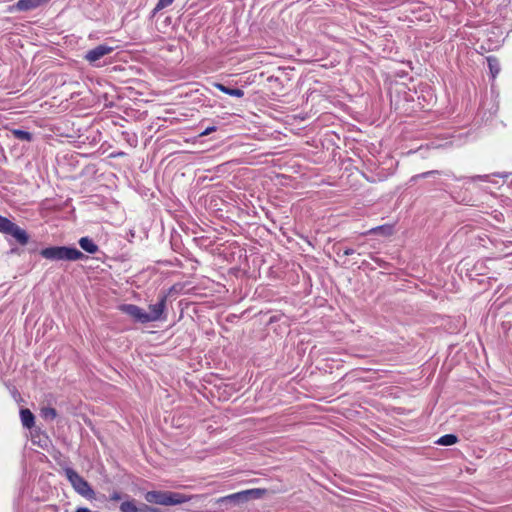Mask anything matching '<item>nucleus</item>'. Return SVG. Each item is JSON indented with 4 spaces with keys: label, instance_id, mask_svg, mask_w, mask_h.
I'll use <instances>...</instances> for the list:
<instances>
[{
    "label": "nucleus",
    "instance_id": "nucleus-20",
    "mask_svg": "<svg viewBox=\"0 0 512 512\" xmlns=\"http://www.w3.org/2000/svg\"><path fill=\"white\" fill-rule=\"evenodd\" d=\"M335 249H337V255H340L341 252L345 256L353 255L355 253V250H353L351 248H343L342 249L341 247H336Z\"/></svg>",
    "mask_w": 512,
    "mask_h": 512
},
{
    "label": "nucleus",
    "instance_id": "nucleus-8",
    "mask_svg": "<svg viewBox=\"0 0 512 512\" xmlns=\"http://www.w3.org/2000/svg\"><path fill=\"white\" fill-rule=\"evenodd\" d=\"M49 1L50 0H19L16 3V8L19 11H30L45 5Z\"/></svg>",
    "mask_w": 512,
    "mask_h": 512
},
{
    "label": "nucleus",
    "instance_id": "nucleus-18",
    "mask_svg": "<svg viewBox=\"0 0 512 512\" xmlns=\"http://www.w3.org/2000/svg\"><path fill=\"white\" fill-rule=\"evenodd\" d=\"M41 415L44 419L52 421L56 418L57 412L52 407H44L41 410Z\"/></svg>",
    "mask_w": 512,
    "mask_h": 512
},
{
    "label": "nucleus",
    "instance_id": "nucleus-19",
    "mask_svg": "<svg viewBox=\"0 0 512 512\" xmlns=\"http://www.w3.org/2000/svg\"><path fill=\"white\" fill-rule=\"evenodd\" d=\"M138 512H162V511L159 508L143 504L141 507H138Z\"/></svg>",
    "mask_w": 512,
    "mask_h": 512
},
{
    "label": "nucleus",
    "instance_id": "nucleus-22",
    "mask_svg": "<svg viewBox=\"0 0 512 512\" xmlns=\"http://www.w3.org/2000/svg\"><path fill=\"white\" fill-rule=\"evenodd\" d=\"M438 173H439L438 171L432 170V171H428V172L419 174V175L415 176L414 178H426V177H429L431 175L438 174Z\"/></svg>",
    "mask_w": 512,
    "mask_h": 512
},
{
    "label": "nucleus",
    "instance_id": "nucleus-2",
    "mask_svg": "<svg viewBox=\"0 0 512 512\" xmlns=\"http://www.w3.org/2000/svg\"><path fill=\"white\" fill-rule=\"evenodd\" d=\"M40 255L53 261H77L86 258V256L74 247L52 246L40 251Z\"/></svg>",
    "mask_w": 512,
    "mask_h": 512
},
{
    "label": "nucleus",
    "instance_id": "nucleus-13",
    "mask_svg": "<svg viewBox=\"0 0 512 512\" xmlns=\"http://www.w3.org/2000/svg\"><path fill=\"white\" fill-rule=\"evenodd\" d=\"M20 417H21V422H22V425L25 427V428H32L33 425H34V415L32 414V412L29 410V409H21L20 411Z\"/></svg>",
    "mask_w": 512,
    "mask_h": 512
},
{
    "label": "nucleus",
    "instance_id": "nucleus-12",
    "mask_svg": "<svg viewBox=\"0 0 512 512\" xmlns=\"http://www.w3.org/2000/svg\"><path fill=\"white\" fill-rule=\"evenodd\" d=\"M79 245L84 251L90 254H94L98 251V246L88 237L80 238Z\"/></svg>",
    "mask_w": 512,
    "mask_h": 512
},
{
    "label": "nucleus",
    "instance_id": "nucleus-17",
    "mask_svg": "<svg viewBox=\"0 0 512 512\" xmlns=\"http://www.w3.org/2000/svg\"><path fill=\"white\" fill-rule=\"evenodd\" d=\"M121 512H138V507L134 500L124 501L120 505Z\"/></svg>",
    "mask_w": 512,
    "mask_h": 512
},
{
    "label": "nucleus",
    "instance_id": "nucleus-1",
    "mask_svg": "<svg viewBox=\"0 0 512 512\" xmlns=\"http://www.w3.org/2000/svg\"><path fill=\"white\" fill-rule=\"evenodd\" d=\"M145 500L151 504L174 506L188 502L191 497L177 492L152 490L144 495Z\"/></svg>",
    "mask_w": 512,
    "mask_h": 512
},
{
    "label": "nucleus",
    "instance_id": "nucleus-3",
    "mask_svg": "<svg viewBox=\"0 0 512 512\" xmlns=\"http://www.w3.org/2000/svg\"><path fill=\"white\" fill-rule=\"evenodd\" d=\"M65 476L74 488V490L83 497L91 499L95 493L89 483L72 468L64 469Z\"/></svg>",
    "mask_w": 512,
    "mask_h": 512
},
{
    "label": "nucleus",
    "instance_id": "nucleus-9",
    "mask_svg": "<svg viewBox=\"0 0 512 512\" xmlns=\"http://www.w3.org/2000/svg\"><path fill=\"white\" fill-rule=\"evenodd\" d=\"M49 1L50 0H19L16 3V8L19 11H30L45 5Z\"/></svg>",
    "mask_w": 512,
    "mask_h": 512
},
{
    "label": "nucleus",
    "instance_id": "nucleus-14",
    "mask_svg": "<svg viewBox=\"0 0 512 512\" xmlns=\"http://www.w3.org/2000/svg\"><path fill=\"white\" fill-rule=\"evenodd\" d=\"M458 442V438L454 434H446L441 436L437 441L436 444L441 446H450L454 445Z\"/></svg>",
    "mask_w": 512,
    "mask_h": 512
},
{
    "label": "nucleus",
    "instance_id": "nucleus-5",
    "mask_svg": "<svg viewBox=\"0 0 512 512\" xmlns=\"http://www.w3.org/2000/svg\"><path fill=\"white\" fill-rule=\"evenodd\" d=\"M113 50L114 48L111 46H108L106 44H100L95 48L87 51L84 55V59L88 61L90 64L95 65L98 60L110 54L111 52H113Z\"/></svg>",
    "mask_w": 512,
    "mask_h": 512
},
{
    "label": "nucleus",
    "instance_id": "nucleus-21",
    "mask_svg": "<svg viewBox=\"0 0 512 512\" xmlns=\"http://www.w3.org/2000/svg\"><path fill=\"white\" fill-rule=\"evenodd\" d=\"M173 1L174 0H159L155 9L161 10V9L171 5Z\"/></svg>",
    "mask_w": 512,
    "mask_h": 512
},
{
    "label": "nucleus",
    "instance_id": "nucleus-4",
    "mask_svg": "<svg viewBox=\"0 0 512 512\" xmlns=\"http://www.w3.org/2000/svg\"><path fill=\"white\" fill-rule=\"evenodd\" d=\"M263 494V490L261 489H248L244 491H240L237 493H233L224 497H221L217 500L218 503H232L234 505H240L248 502L251 499L260 498Z\"/></svg>",
    "mask_w": 512,
    "mask_h": 512
},
{
    "label": "nucleus",
    "instance_id": "nucleus-7",
    "mask_svg": "<svg viewBox=\"0 0 512 512\" xmlns=\"http://www.w3.org/2000/svg\"><path fill=\"white\" fill-rule=\"evenodd\" d=\"M166 300L167 296L162 295L157 303L149 305L150 311L147 312L148 322H154L161 318L166 308Z\"/></svg>",
    "mask_w": 512,
    "mask_h": 512
},
{
    "label": "nucleus",
    "instance_id": "nucleus-25",
    "mask_svg": "<svg viewBox=\"0 0 512 512\" xmlns=\"http://www.w3.org/2000/svg\"><path fill=\"white\" fill-rule=\"evenodd\" d=\"M76 512H91L88 508H78Z\"/></svg>",
    "mask_w": 512,
    "mask_h": 512
},
{
    "label": "nucleus",
    "instance_id": "nucleus-28",
    "mask_svg": "<svg viewBox=\"0 0 512 512\" xmlns=\"http://www.w3.org/2000/svg\"><path fill=\"white\" fill-rule=\"evenodd\" d=\"M497 72H498V69H496V67L493 66V72L492 73L494 74V73H497Z\"/></svg>",
    "mask_w": 512,
    "mask_h": 512
},
{
    "label": "nucleus",
    "instance_id": "nucleus-27",
    "mask_svg": "<svg viewBox=\"0 0 512 512\" xmlns=\"http://www.w3.org/2000/svg\"><path fill=\"white\" fill-rule=\"evenodd\" d=\"M379 229H380V227H377V228L372 229L370 232L371 233H376V231L379 230Z\"/></svg>",
    "mask_w": 512,
    "mask_h": 512
},
{
    "label": "nucleus",
    "instance_id": "nucleus-11",
    "mask_svg": "<svg viewBox=\"0 0 512 512\" xmlns=\"http://www.w3.org/2000/svg\"><path fill=\"white\" fill-rule=\"evenodd\" d=\"M218 90H220L221 92L225 93V94H228L230 96H233V97H238V98H241L244 96V91L242 89H239V88H229L221 83H215L214 85Z\"/></svg>",
    "mask_w": 512,
    "mask_h": 512
},
{
    "label": "nucleus",
    "instance_id": "nucleus-6",
    "mask_svg": "<svg viewBox=\"0 0 512 512\" xmlns=\"http://www.w3.org/2000/svg\"><path fill=\"white\" fill-rule=\"evenodd\" d=\"M121 311L132 317L135 321L140 323H148L147 312L134 304H124L121 306Z\"/></svg>",
    "mask_w": 512,
    "mask_h": 512
},
{
    "label": "nucleus",
    "instance_id": "nucleus-10",
    "mask_svg": "<svg viewBox=\"0 0 512 512\" xmlns=\"http://www.w3.org/2000/svg\"><path fill=\"white\" fill-rule=\"evenodd\" d=\"M7 235H11L21 245H26L29 241L27 232L16 224Z\"/></svg>",
    "mask_w": 512,
    "mask_h": 512
},
{
    "label": "nucleus",
    "instance_id": "nucleus-24",
    "mask_svg": "<svg viewBox=\"0 0 512 512\" xmlns=\"http://www.w3.org/2000/svg\"><path fill=\"white\" fill-rule=\"evenodd\" d=\"M216 131V127L215 126H211V127H208L206 128L201 134L200 136H207L209 135L210 133Z\"/></svg>",
    "mask_w": 512,
    "mask_h": 512
},
{
    "label": "nucleus",
    "instance_id": "nucleus-15",
    "mask_svg": "<svg viewBox=\"0 0 512 512\" xmlns=\"http://www.w3.org/2000/svg\"><path fill=\"white\" fill-rule=\"evenodd\" d=\"M14 225H15V223L10 221L8 218L0 215V232L1 233L8 234L9 232H11V229L13 228Z\"/></svg>",
    "mask_w": 512,
    "mask_h": 512
},
{
    "label": "nucleus",
    "instance_id": "nucleus-23",
    "mask_svg": "<svg viewBox=\"0 0 512 512\" xmlns=\"http://www.w3.org/2000/svg\"><path fill=\"white\" fill-rule=\"evenodd\" d=\"M120 499H122V495L120 492L118 491H114L111 495H110V500L111 501H119Z\"/></svg>",
    "mask_w": 512,
    "mask_h": 512
},
{
    "label": "nucleus",
    "instance_id": "nucleus-16",
    "mask_svg": "<svg viewBox=\"0 0 512 512\" xmlns=\"http://www.w3.org/2000/svg\"><path fill=\"white\" fill-rule=\"evenodd\" d=\"M12 134L14 135V137L16 139L21 140V141H31L32 140V134L25 130L14 129L12 131Z\"/></svg>",
    "mask_w": 512,
    "mask_h": 512
},
{
    "label": "nucleus",
    "instance_id": "nucleus-26",
    "mask_svg": "<svg viewBox=\"0 0 512 512\" xmlns=\"http://www.w3.org/2000/svg\"><path fill=\"white\" fill-rule=\"evenodd\" d=\"M489 66H490L491 72H493V64H492V62L490 60H489Z\"/></svg>",
    "mask_w": 512,
    "mask_h": 512
}]
</instances>
